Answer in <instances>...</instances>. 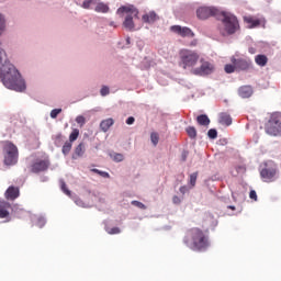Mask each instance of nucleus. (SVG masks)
<instances>
[{"instance_id":"nucleus-10","label":"nucleus","mask_w":281,"mask_h":281,"mask_svg":"<svg viewBox=\"0 0 281 281\" xmlns=\"http://www.w3.org/2000/svg\"><path fill=\"white\" fill-rule=\"evenodd\" d=\"M170 32H173V34H178V36H182V38H194V32H192L190 27L187 26L172 25L170 26Z\"/></svg>"},{"instance_id":"nucleus-48","label":"nucleus","mask_w":281,"mask_h":281,"mask_svg":"<svg viewBox=\"0 0 281 281\" xmlns=\"http://www.w3.org/2000/svg\"><path fill=\"white\" fill-rule=\"evenodd\" d=\"M228 210H233V211H234V210H236V206L229 205V206H228Z\"/></svg>"},{"instance_id":"nucleus-13","label":"nucleus","mask_w":281,"mask_h":281,"mask_svg":"<svg viewBox=\"0 0 281 281\" xmlns=\"http://www.w3.org/2000/svg\"><path fill=\"white\" fill-rule=\"evenodd\" d=\"M49 168V160L48 159H37L35 162L32 165V172H45Z\"/></svg>"},{"instance_id":"nucleus-23","label":"nucleus","mask_w":281,"mask_h":281,"mask_svg":"<svg viewBox=\"0 0 281 281\" xmlns=\"http://www.w3.org/2000/svg\"><path fill=\"white\" fill-rule=\"evenodd\" d=\"M82 155H85V143H80L75 148V156H72V158L76 159V157H82Z\"/></svg>"},{"instance_id":"nucleus-18","label":"nucleus","mask_w":281,"mask_h":281,"mask_svg":"<svg viewBox=\"0 0 281 281\" xmlns=\"http://www.w3.org/2000/svg\"><path fill=\"white\" fill-rule=\"evenodd\" d=\"M252 94H254V89L251 88V86H241L238 89V95L240 98H251Z\"/></svg>"},{"instance_id":"nucleus-25","label":"nucleus","mask_w":281,"mask_h":281,"mask_svg":"<svg viewBox=\"0 0 281 281\" xmlns=\"http://www.w3.org/2000/svg\"><path fill=\"white\" fill-rule=\"evenodd\" d=\"M186 132L191 139H196V128L194 126L187 127Z\"/></svg>"},{"instance_id":"nucleus-45","label":"nucleus","mask_w":281,"mask_h":281,"mask_svg":"<svg viewBox=\"0 0 281 281\" xmlns=\"http://www.w3.org/2000/svg\"><path fill=\"white\" fill-rule=\"evenodd\" d=\"M188 159V151L182 153V161H186Z\"/></svg>"},{"instance_id":"nucleus-22","label":"nucleus","mask_w":281,"mask_h":281,"mask_svg":"<svg viewBox=\"0 0 281 281\" xmlns=\"http://www.w3.org/2000/svg\"><path fill=\"white\" fill-rule=\"evenodd\" d=\"M196 122L200 124V126H210V117H207L206 114L199 115L196 117Z\"/></svg>"},{"instance_id":"nucleus-5","label":"nucleus","mask_w":281,"mask_h":281,"mask_svg":"<svg viewBox=\"0 0 281 281\" xmlns=\"http://www.w3.org/2000/svg\"><path fill=\"white\" fill-rule=\"evenodd\" d=\"M4 166H16L19 164V148L14 143L5 140L2 147Z\"/></svg>"},{"instance_id":"nucleus-46","label":"nucleus","mask_w":281,"mask_h":281,"mask_svg":"<svg viewBox=\"0 0 281 281\" xmlns=\"http://www.w3.org/2000/svg\"><path fill=\"white\" fill-rule=\"evenodd\" d=\"M248 52H249V54H256V48L249 47V48H248Z\"/></svg>"},{"instance_id":"nucleus-36","label":"nucleus","mask_w":281,"mask_h":281,"mask_svg":"<svg viewBox=\"0 0 281 281\" xmlns=\"http://www.w3.org/2000/svg\"><path fill=\"white\" fill-rule=\"evenodd\" d=\"M131 203H132V205H134L135 207H138L139 210H146L145 204L139 202V201H137V200H134Z\"/></svg>"},{"instance_id":"nucleus-49","label":"nucleus","mask_w":281,"mask_h":281,"mask_svg":"<svg viewBox=\"0 0 281 281\" xmlns=\"http://www.w3.org/2000/svg\"><path fill=\"white\" fill-rule=\"evenodd\" d=\"M110 25H111L112 27H115V22H111Z\"/></svg>"},{"instance_id":"nucleus-11","label":"nucleus","mask_w":281,"mask_h":281,"mask_svg":"<svg viewBox=\"0 0 281 281\" xmlns=\"http://www.w3.org/2000/svg\"><path fill=\"white\" fill-rule=\"evenodd\" d=\"M277 170L273 167H266L261 169L260 177L266 183H271L276 180Z\"/></svg>"},{"instance_id":"nucleus-12","label":"nucleus","mask_w":281,"mask_h":281,"mask_svg":"<svg viewBox=\"0 0 281 281\" xmlns=\"http://www.w3.org/2000/svg\"><path fill=\"white\" fill-rule=\"evenodd\" d=\"M231 63L235 65L236 69H240L241 71H247V69H251V59H236L232 57Z\"/></svg>"},{"instance_id":"nucleus-15","label":"nucleus","mask_w":281,"mask_h":281,"mask_svg":"<svg viewBox=\"0 0 281 281\" xmlns=\"http://www.w3.org/2000/svg\"><path fill=\"white\" fill-rule=\"evenodd\" d=\"M19 196H21V191L19 187L11 186L4 192V198L7 199V201H16Z\"/></svg>"},{"instance_id":"nucleus-2","label":"nucleus","mask_w":281,"mask_h":281,"mask_svg":"<svg viewBox=\"0 0 281 281\" xmlns=\"http://www.w3.org/2000/svg\"><path fill=\"white\" fill-rule=\"evenodd\" d=\"M183 243L192 251H205L210 247V236L205 231L193 227L187 231Z\"/></svg>"},{"instance_id":"nucleus-16","label":"nucleus","mask_w":281,"mask_h":281,"mask_svg":"<svg viewBox=\"0 0 281 281\" xmlns=\"http://www.w3.org/2000/svg\"><path fill=\"white\" fill-rule=\"evenodd\" d=\"M144 23L153 24L156 21H159V15L155 11H149L142 16Z\"/></svg>"},{"instance_id":"nucleus-43","label":"nucleus","mask_w":281,"mask_h":281,"mask_svg":"<svg viewBox=\"0 0 281 281\" xmlns=\"http://www.w3.org/2000/svg\"><path fill=\"white\" fill-rule=\"evenodd\" d=\"M126 124H128V126H131V124H135V117L130 116V117L126 120Z\"/></svg>"},{"instance_id":"nucleus-26","label":"nucleus","mask_w":281,"mask_h":281,"mask_svg":"<svg viewBox=\"0 0 281 281\" xmlns=\"http://www.w3.org/2000/svg\"><path fill=\"white\" fill-rule=\"evenodd\" d=\"M79 136H80V130L74 128L72 132L69 135V142L70 143L76 142V139H78Z\"/></svg>"},{"instance_id":"nucleus-40","label":"nucleus","mask_w":281,"mask_h":281,"mask_svg":"<svg viewBox=\"0 0 281 281\" xmlns=\"http://www.w3.org/2000/svg\"><path fill=\"white\" fill-rule=\"evenodd\" d=\"M100 93H101V95H109V93H110L109 87L103 86V87L101 88Z\"/></svg>"},{"instance_id":"nucleus-35","label":"nucleus","mask_w":281,"mask_h":281,"mask_svg":"<svg viewBox=\"0 0 281 281\" xmlns=\"http://www.w3.org/2000/svg\"><path fill=\"white\" fill-rule=\"evenodd\" d=\"M207 136L210 137V139H216V137H218V132H216V130L211 128L207 132Z\"/></svg>"},{"instance_id":"nucleus-33","label":"nucleus","mask_w":281,"mask_h":281,"mask_svg":"<svg viewBox=\"0 0 281 281\" xmlns=\"http://www.w3.org/2000/svg\"><path fill=\"white\" fill-rule=\"evenodd\" d=\"M224 69L226 74H234L236 71V65L227 64Z\"/></svg>"},{"instance_id":"nucleus-8","label":"nucleus","mask_w":281,"mask_h":281,"mask_svg":"<svg viewBox=\"0 0 281 281\" xmlns=\"http://www.w3.org/2000/svg\"><path fill=\"white\" fill-rule=\"evenodd\" d=\"M196 16L201 21L210 19V16H221V11L214 7H200L196 10Z\"/></svg>"},{"instance_id":"nucleus-38","label":"nucleus","mask_w":281,"mask_h":281,"mask_svg":"<svg viewBox=\"0 0 281 281\" xmlns=\"http://www.w3.org/2000/svg\"><path fill=\"white\" fill-rule=\"evenodd\" d=\"M106 232L110 235H115V234H120L122 231L120 229V227H113V228L106 229Z\"/></svg>"},{"instance_id":"nucleus-34","label":"nucleus","mask_w":281,"mask_h":281,"mask_svg":"<svg viewBox=\"0 0 281 281\" xmlns=\"http://www.w3.org/2000/svg\"><path fill=\"white\" fill-rule=\"evenodd\" d=\"M76 122L77 124H79L80 127L85 126V124H87V119H85V116L82 115H78L76 117Z\"/></svg>"},{"instance_id":"nucleus-37","label":"nucleus","mask_w":281,"mask_h":281,"mask_svg":"<svg viewBox=\"0 0 281 281\" xmlns=\"http://www.w3.org/2000/svg\"><path fill=\"white\" fill-rule=\"evenodd\" d=\"M61 190L64 193H66L67 196H71V191L67 189V184L64 181L61 182Z\"/></svg>"},{"instance_id":"nucleus-19","label":"nucleus","mask_w":281,"mask_h":281,"mask_svg":"<svg viewBox=\"0 0 281 281\" xmlns=\"http://www.w3.org/2000/svg\"><path fill=\"white\" fill-rule=\"evenodd\" d=\"M220 124L223 126H232V116L225 112L220 113Z\"/></svg>"},{"instance_id":"nucleus-47","label":"nucleus","mask_w":281,"mask_h":281,"mask_svg":"<svg viewBox=\"0 0 281 281\" xmlns=\"http://www.w3.org/2000/svg\"><path fill=\"white\" fill-rule=\"evenodd\" d=\"M63 139V134L56 135V142H60Z\"/></svg>"},{"instance_id":"nucleus-27","label":"nucleus","mask_w":281,"mask_h":281,"mask_svg":"<svg viewBox=\"0 0 281 281\" xmlns=\"http://www.w3.org/2000/svg\"><path fill=\"white\" fill-rule=\"evenodd\" d=\"M71 146H72V143L71 140L69 142H66L61 148V153L63 155H69V153H71Z\"/></svg>"},{"instance_id":"nucleus-14","label":"nucleus","mask_w":281,"mask_h":281,"mask_svg":"<svg viewBox=\"0 0 281 281\" xmlns=\"http://www.w3.org/2000/svg\"><path fill=\"white\" fill-rule=\"evenodd\" d=\"M10 207H12L10 202L0 199V218H8L7 223H10Z\"/></svg>"},{"instance_id":"nucleus-21","label":"nucleus","mask_w":281,"mask_h":281,"mask_svg":"<svg viewBox=\"0 0 281 281\" xmlns=\"http://www.w3.org/2000/svg\"><path fill=\"white\" fill-rule=\"evenodd\" d=\"M255 63L259 67H267V63H269V58L267 57V55H257L255 57Z\"/></svg>"},{"instance_id":"nucleus-4","label":"nucleus","mask_w":281,"mask_h":281,"mask_svg":"<svg viewBox=\"0 0 281 281\" xmlns=\"http://www.w3.org/2000/svg\"><path fill=\"white\" fill-rule=\"evenodd\" d=\"M201 56L196 53V50L182 48L179 50V67L184 69V71H190V74H194V69H196V65H199V60Z\"/></svg>"},{"instance_id":"nucleus-28","label":"nucleus","mask_w":281,"mask_h":281,"mask_svg":"<svg viewBox=\"0 0 281 281\" xmlns=\"http://www.w3.org/2000/svg\"><path fill=\"white\" fill-rule=\"evenodd\" d=\"M98 1L100 0H85L81 4V8H83V10H89L91 8V4H95L98 3Z\"/></svg>"},{"instance_id":"nucleus-42","label":"nucleus","mask_w":281,"mask_h":281,"mask_svg":"<svg viewBox=\"0 0 281 281\" xmlns=\"http://www.w3.org/2000/svg\"><path fill=\"white\" fill-rule=\"evenodd\" d=\"M172 203H175V205H180L181 203V198H179L178 195H175L172 198Z\"/></svg>"},{"instance_id":"nucleus-29","label":"nucleus","mask_w":281,"mask_h":281,"mask_svg":"<svg viewBox=\"0 0 281 281\" xmlns=\"http://www.w3.org/2000/svg\"><path fill=\"white\" fill-rule=\"evenodd\" d=\"M196 179H199V172L195 171L190 175L189 183H190L191 188H194V186H196Z\"/></svg>"},{"instance_id":"nucleus-20","label":"nucleus","mask_w":281,"mask_h":281,"mask_svg":"<svg viewBox=\"0 0 281 281\" xmlns=\"http://www.w3.org/2000/svg\"><path fill=\"white\" fill-rule=\"evenodd\" d=\"M115 124V121L113 119H105L100 123V128L103 131V133H106L109 128H111Z\"/></svg>"},{"instance_id":"nucleus-24","label":"nucleus","mask_w":281,"mask_h":281,"mask_svg":"<svg viewBox=\"0 0 281 281\" xmlns=\"http://www.w3.org/2000/svg\"><path fill=\"white\" fill-rule=\"evenodd\" d=\"M94 10H95L97 12H101V13H103V14H106V12H109V4H105L104 2H99V3L95 5Z\"/></svg>"},{"instance_id":"nucleus-41","label":"nucleus","mask_w":281,"mask_h":281,"mask_svg":"<svg viewBox=\"0 0 281 281\" xmlns=\"http://www.w3.org/2000/svg\"><path fill=\"white\" fill-rule=\"evenodd\" d=\"M249 198L252 199V201H258V194L256 193V190L250 191Z\"/></svg>"},{"instance_id":"nucleus-32","label":"nucleus","mask_w":281,"mask_h":281,"mask_svg":"<svg viewBox=\"0 0 281 281\" xmlns=\"http://www.w3.org/2000/svg\"><path fill=\"white\" fill-rule=\"evenodd\" d=\"M60 113H63V109H54L50 111V117L56 120Z\"/></svg>"},{"instance_id":"nucleus-1","label":"nucleus","mask_w":281,"mask_h":281,"mask_svg":"<svg viewBox=\"0 0 281 281\" xmlns=\"http://www.w3.org/2000/svg\"><path fill=\"white\" fill-rule=\"evenodd\" d=\"M3 30H5V18L0 14V33ZM1 56H3V49L0 48V81H2L7 89L12 91H25V80L21 77V72L10 61H4L3 64Z\"/></svg>"},{"instance_id":"nucleus-39","label":"nucleus","mask_w":281,"mask_h":281,"mask_svg":"<svg viewBox=\"0 0 281 281\" xmlns=\"http://www.w3.org/2000/svg\"><path fill=\"white\" fill-rule=\"evenodd\" d=\"M113 160L117 161V162L124 161V155H122V154H114Z\"/></svg>"},{"instance_id":"nucleus-7","label":"nucleus","mask_w":281,"mask_h":281,"mask_svg":"<svg viewBox=\"0 0 281 281\" xmlns=\"http://www.w3.org/2000/svg\"><path fill=\"white\" fill-rule=\"evenodd\" d=\"M266 133L274 137L281 135V113L274 112L271 114L268 123L266 124Z\"/></svg>"},{"instance_id":"nucleus-3","label":"nucleus","mask_w":281,"mask_h":281,"mask_svg":"<svg viewBox=\"0 0 281 281\" xmlns=\"http://www.w3.org/2000/svg\"><path fill=\"white\" fill-rule=\"evenodd\" d=\"M218 19L223 25L222 29H220L222 36H232L236 34V32H240V22H238V18L233 13L221 11Z\"/></svg>"},{"instance_id":"nucleus-17","label":"nucleus","mask_w":281,"mask_h":281,"mask_svg":"<svg viewBox=\"0 0 281 281\" xmlns=\"http://www.w3.org/2000/svg\"><path fill=\"white\" fill-rule=\"evenodd\" d=\"M244 23H247L248 27L252 30L254 27H259L260 19L252 15H245Z\"/></svg>"},{"instance_id":"nucleus-44","label":"nucleus","mask_w":281,"mask_h":281,"mask_svg":"<svg viewBox=\"0 0 281 281\" xmlns=\"http://www.w3.org/2000/svg\"><path fill=\"white\" fill-rule=\"evenodd\" d=\"M179 190H180L181 194H186V192H188V187L182 186V187H180Z\"/></svg>"},{"instance_id":"nucleus-9","label":"nucleus","mask_w":281,"mask_h":281,"mask_svg":"<svg viewBox=\"0 0 281 281\" xmlns=\"http://www.w3.org/2000/svg\"><path fill=\"white\" fill-rule=\"evenodd\" d=\"M200 67H195L193 70V76H210V74H214V64L201 58Z\"/></svg>"},{"instance_id":"nucleus-31","label":"nucleus","mask_w":281,"mask_h":281,"mask_svg":"<svg viewBox=\"0 0 281 281\" xmlns=\"http://www.w3.org/2000/svg\"><path fill=\"white\" fill-rule=\"evenodd\" d=\"M92 172H95V175L103 177V179H109V177H111V175H109V172L100 171L99 169H92Z\"/></svg>"},{"instance_id":"nucleus-30","label":"nucleus","mask_w":281,"mask_h":281,"mask_svg":"<svg viewBox=\"0 0 281 281\" xmlns=\"http://www.w3.org/2000/svg\"><path fill=\"white\" fill-rule=\"evenodd\" d=\"M150 139L154 146H157L159 144V134L157 132H153L150 134Z\"/></svg>"},{"instance_id":"nucleus-6","label":"nucleus","mask_w":281,"mask_h":281,"mask_svg":"<svg viewBox=\"0 0 281 281\" xmlns=\"http://www.w3.org/2000/svg\"><path fill=\"white\" fill-rule=\"evenodd\" d=\"M117 14H126L123 22V27H125V30H128L130 32L135 30V22H133V19L137 18V14H139V11H137L135 7H121L117 9Z\"/></svg>"}]
</instances>
